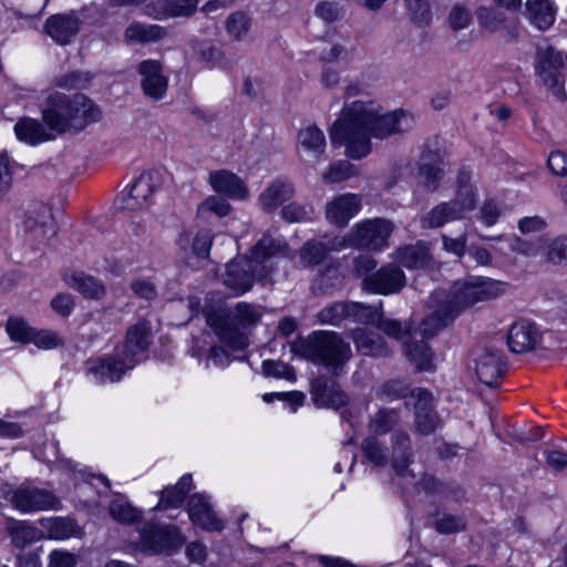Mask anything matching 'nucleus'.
I'll return each instance as SVG.
<instances>
[{"instance_id":"de8ad7c7","label":"nucleus","mask_w":567,"mask_h":567,"mask_svg":"<svg viewBox=\"0 0 567 567\" xmlns=\"http://www.w3.org/2000/svg\"><path fill=\"white\" fill-rule=\"evenodd\" d=\"M349 301L332 302L322 308L317 319L321 324L340 326L344 320H348Z\"/></svg>"},{"instance_id":"412c9836","label":"nucleus","mask_w":567,"mask_h":567,"mask_svg":"<svg viewBox=\"0 0 567 567\" xmlns=\"http://www.w3.org/2000/svg\"><path fill=\"white\" fill-rule=\"evenodd\" d=\"M540 334L537 327L528 320L514 322L507 333V344L512 352H528L537 346Z\"/></svg>"},{"instance_id":"20e7f679","label":"nucleus","mask_w":567,"mask_h":567,"mask_svg":"<svg viewBox=\"0 0 567 567\" xmlns=\"http://www.w3.org/2000/svg\"><path fill=\"white\" fill-rule=\"evenodd\" d=\"M288 246L287 244L265 234L250 249L248 258L233 260L227 264L223 276L224 285L235 295H241L251 289L254 279L265 278L269 271L260 270L257 267L268 259L277 256H284Z\"/></svg>"},{"instance_id":"a18cd8bd","label":"nucleus","mask_w":567,"mask_h":567,"mask_svg":"<svg viewBox=\"0 0 567 567\" xmlns=\"http://www.w3.org/2000/svg\"><path fill=\"white\" fill-rule=\"evenodd\" d=\"M381 311V303L379 306H370L361 302L349 301L348 320L362 324L375 326L378 319H380Z\"/></svg>"},{"instance_id":"5701e85b","label":"nucleus","mask_w":567,"mask_h":567,"mask_svg":"<svg viewBox=\"0 0 567 567\" xmlns=\"http://www.w3.org/2000/svg\"><path fill=\"white\" fill-rule=\"evenodd\" d=\"M188 516L192 523L203 529L221 530L224 525L217 518L205 494H194L188 501Z\"/></svg>"},{"instance_id":"3c124183","label":"nucleus","mask_w":567,"mask_h":567,"mask_svg":"<svg viewBox=\"0 0 567 567\" xmlns=\"http://www.w3.org/2000/svg\"><path fill=\"white\" fill-rule=\"evenodd\" d=\"M328 252L327 246L321 241H307L300 249V260L305 267H313L319 265L326 258Z\"/></svg>"},{"instance_id":"473e14b6","label":"nucleus","mask_w":567,"mask_h":567,"mask_svg":"<svg viewBox=\"0 0 567 567\" xmlns=\"http://www.w3.org/2000/svg\"><path fill=\"white\" fill-rule=\"evenodd\" d=\"M404 354L415 365L416 371H433L434 354L423 340L404 343Z\"/></svg>"},{"instance_id":"e433bc0d","label":"nucleus","mask_w":567,"mask_h":567,"mask_svg":"<svg viewBox=\"0 0 567 567\" xmlns=\"http://www.w3.org/2000/svg\"><path fill=\"white\" fill-rule=\"evenodd\" d=\"M427 155L423 154L422 163L419 168V183L427 190L434 192L439 188L441 179L443 178V168L441 162L426 161Z\"/></svg>"},{"instance_id":"0eeeda50","label":"nucleus","mask_w":567,"mask_h":567,"mask_svg":"<svg viewBox=\"0 0 567 567\" xmlns=\"http://www.w3.org/2000/svg\"><path fill=\"white\" fill-rule=\"evenodd\" d=\"M475 208V196L471 187H460L454 199L435 205L421 218L422 228H440L446 223L461 219Z\"/></svg>"},{"instance_id":"a878e982","label":"nucleus","mask_w":567,"mask_h":567,"mask_svg":"<svg viewBox=\"0 0 567 567\" xmlns=\"http://www.w3.org/2000/svg\"><path fill=\"white\" fill-rule=\"evenodd\" d=\"M14 133L20 142L35 146L53 138L42 122L31 117H21L14 124Z\"/></svg>"},{"instance_id":"69168bd1","label":"nucleus","mask_w":567,"mask_h":567,"mask_svg":"<svg viewBox=\"0 0 567 567\" xmlns=\"http://www.w3.org/2000/svg\"><path fill=\"white\" fill-rule=\"evenodd\" d=\"M444 481L437 480L435 476L424 473L422 477L415 483V489L417 492L423 491L425 494L431 496L440 497L445 489Z\"/></svg>"},{"instance_id":"6e6552de","label":"nucleus","mask_w":567,"mask_h":567,"mask_svg":"<svg viewBox=\"0 0 567 567\" xmlns=\"http://www.w3.org/2000/svg\"><path fill=\"white\" fill-rule=\"evenodd\" d=\"M564 59L553 47L538 49L535 56V73L559 101L566 99L563 74Z\"/></svg>"},{"instance_id":"58836bf2","label":"nucleus","mask_w":567,"mask_h":567,"mask_svg":"<svg viewBox=\"0 0 567 567\" xmlns=\"http://www.w3.org/2000/svg\"><path fill=\"white\" fill-rule=\"evenodd\" d=\"M45 528L49 538L66 539L78 533V525L74 519L69 517H54L40 520Z\"/></svg>"},{"instance_id":"1a4fd4ad","label":"nucleus","mask_w":567,"mask_h":567,"mask_svg":"<svg viewBox=\"0 0 567 567\" xmlns=\"http://www.w3.org/2000/svg\"><path fill=\"white\" fill-rule=\"evenodd\" d=\"M9 501L14 509L23 514L62 508L61 501L53 492L29 483H23L14 488Z\"/></svg>"},{"instance_id":"6ab92c4d","label":"nucleus","mask_w":567,"mask_h":567,"mask_svg":"<svg viewBox=\"0 0 567 567\" xmlns=\"http://www.w3.org/2000/svg\"><path fill=\"white\" fill-rule=\"evenodd\" d=\"M506 364L503 361L502 352L486 348L476 358L475 371L480 381L491 388L499 385V380L505 373Z\"/></svg>"},{"instance_id":"7c9ffc66","label":"nucleus","mask_w":567,"mask_h":567,"mask_svg":"<svg viewBox=\"0 0 567 567\" xmlns=\"http://www.w3.org/2000/svg\"><path fill=\"white\" fill-rule=\"evenodd\" d=\"M6 529L11 537V544L16 548H24L41 538V532L27 520L9 518Z\"/></svg>"},{"instance_id":"4c0bfd02","label":"nucleus","mask_w":567,"mask_h":567,"mask_svg":"<svg viewBox=\"0 0 567 567\" xmlns=\"http://www.w3.org/2000/svg\"><path fill=\"white\" fill-rule=\"evenodd\" d=\"M343 277L339 268L333 265L327 266L313 280L311 289L316 295H327L341 287Z\"/></svg>"},{"instance_id":"c85d7f7f","label":"nucleus","mask_w":567,"mask_h":567,"mask_svg":"<svg viewBox=\"0 0 567 567\" xmlns=\"http://www.w3.org/2000/svg\"><path fill=\"white\" fill-rule=\"evenodd\" d=\"M526 18L539 31L548 30L555 22L556 8L550 0H527Z\"/></svg>"},{"instance_id":"f03ea898","label":"nucleus","mask_w":567,"mask_h":567,"mask_svg":"<svg viewBox=\"0 0 567 567\" xmlns=\"http://www.w3.org/2000/svg\"><path fill=\"white\" fill-rule=\"evenodd\" d=\"M151 344V328L146 321L132 326L121 350L112 355L89 359L85 362L86 372L94 382H117L122 377L140 363L146 355Z\"/></svg>"},{"instance_id":"a19ab883","label":"nucleus","mask_w":567,"mask_h":567,"mask_svg":"<svg viewBox=\"0 0 567 567\" xmlns=\"http://www.w3.org/2000/svg\"><path fill=\"white\" fill-rule=\"evenodd\" d=\"M400 422V410L381 408L369 421V430L375 436L383 435L394 429Z\"/></svg>"},{"instance_id":"09e8293b","label":"nucleus","mask_w":567,"mask_h":567,"mask_svg":"<svg viewBox=\"0 0 567 567\" xmlns=\"http://www.w3.org/2000/svg\"><path fill=\"white\" fill-rule=\"evenodd\" d=\"M225 27L230 38L235 41H241L249 32L251 21L247 13L237 11L227 18Z\"/></svg>"},{"instance_id":"774afa93","label":"nucleus","mask_w":567,"mask_h":567,"mask_svg":"<svg viewBox=\"0 0 567 567\" xmlns=\"http://www.w3.org/2000/svg\"><path fill=\"white\" fill-rule=\"evenodd\" d=\"M31 342L42 349H54L63 343L60 336L50 330H34Z\"/></svg>"},{"instance_id":"39448f33","label":"nucleus","mask_w":567,"mask_h":567,"mask_svg":"<svg viewBox=\"0 0 567 567\" xmlns=\"http://www.w3.org/2000/svg\"><path fill=\"white\" fill-rule=\"evenodd\" d=\"M291 350L337 375L352 358L351 346L336 331L318 330L292 343Z\"/></svg>"},{"instance_id":"338daca9","label":"nucleus","mask_w":567,"mask_h":567,"mask_svg":"<svg viewBox=\"0 0 567 567\" xmlns=\"http://www.w3.org/2000/svg\"><path fill=\"white\" fill-rule=\"evenodd\" d=\"M235 317L241 327L255 324L260 319L258 310L246 302H239L235 309Z\"/></svg>"},{"instance_id":"49530a36","label":"nucleus","mask_w":567,"mask_h":567,"mask_svg":"<svg viewBox=\"0 0 567 567\" xmlns=\"http://www.w3.org/2000/svg\"><path fill=\"white\" fill-rule=\"evenodd\" d=\"M298 141L306 151L313 153L316 157L320 156L326 150V136L315 125L301 130L298 134Z\"/></svg>"},{"instance_id":"423d86ee","label":"nucleus","mask_w":567,"mask_h":567,"mask_svg":"<svg viewBox=\"0 0 567 567\" xmlns=\"http://www.w3.org/2000/svg\"><path fill=\"white\" fill-rule=\"evenodd\" d=\"M505 284L491 278L477 277L471 280L456 281L449 295L440 291L442 301L456 318L460 312L476 302L494 299L505 291Z\"/></svg>"},{"instance_id":"13d9d810","label":"nucleus","mask_w":567,"mask_h":567,"mask_svg":"<svg viewBox=\"0 0 567 567\" xmlns=\"http://www.w3.org/2000/svg\"><path fill=\"white\" fill-rule=\"evenodd\" d=\"M199 0H162V7L169 17H189L197 8Z\"/></svg>"},{"instance_id":"603ef678","label":"nucleus","mask_w":567,"mask_h":567,"mask_svg":"<svg viewBox=\"0 0 567 567\" xmlns=\"http://www.w3.org/2000/svg\"><path fill=\"white\" fill-rule=\"evenodd\" d=\"M377 328L395 340H400L411 331V326L408 321H401L392 318H384L381 311L380 319L375 323Z\"/></svg>"},{"instance_id":"6e6d98bb","label":"nucleus","mask_w":567,"mask_h":567,"mask_svg":"<svg viewBox=\"0 0 567 567\" xmlns=\"http://www.w3.org/2000/svg\"><path fill=\"white\" fill-rule=\"evenodd\" d=\"M6 330L11 340L21 343H30L34 331L21 318H9Z\"/></svg>"},{"instance_id":"aec40b11","label":"nucleus","mask_w":567,"mask_h":567,"mask_svg":"<svg viewBox=\"0 0 567 567\" xmlns=\"http://www.w3.org/2000/svg\"><path fill=\"white\" fill-rule=\"evenodd\" d=\"M144 94L155 101L161 100L167 91V79L163 75L162 64L156 60H145L138 65Z\"/></svg>"},{"instance_id":"864d4df0","label":"nucleus","mask_w":567,"mask_h":567,"mask_svg":"<svg viewBox=\"0 0 567 567\" xmlns=\"http://www.w3.org/2000/svg\"><path fill=\"white\" fill-rule=\"evenodd\" d=\"M476 18L483 28L492 32L499 30L506 21L502 11L488 7L478 8L476 11Z\"/></svg>"},{"instance_id":"b1692460","label":"nucleus","mask_w":567,"mask_h":567,"mask_svg":"<svg viewBox=\"0 0 567 567\" xmlns=\"http://www.w3.org/2000/svg\"><path fill=\"white\" fill-rule=\"evenodd\" d=\"M206 322L220 341L227 343L231 349L243 350L248 346L245 333H243L228 317L212 312L207 315Z\"/></svg>"},{"instance_id":"a211bd4d","label":"nucleus","mask_w":567,"mask_h":567,"mask_svg":"<svg viewBox=\"0 0 567 567\" xmlns=\"http://www.w3.org/2000/svg\"><path fill=\"white\" fill-rule=\"evenodd\" d=\"M361 196L347 193L334 197L326 205L328 221L339 228H344L361 209Z\"/></svg>"},{"instance_id":"c756f323","label":"nucleus","mask_w":567,"mask_h":567,"mask_svg":"<svg viewBox=\"0 0 567 567\" xmlns=\"http://www.w3.org/2000/svg\"><path fill=\"white\" fill-rule=\"evenodd\" d=\"M293 193L295 188L291 183L284 179H276L260 194V206L265 212L271 213L284 202L290 199Z\"/></svg>"},{"instance_id":"5fc2aeb1","label":"nucleus","mask_w":567,"mask_h":567,"mask_svg":"<svg viewBox=\"0 0 567 567\" xmlns=\"http://www.w3.org/2000/svg\"><path fill=\"white\" fill-rule=\"evenodd\" d=\"M357 174L355 166L348 161H338L332 163L322 175V179L327 184L340 183Z\"/></svg>"},{"instance_id":"f3484780","label":"nucleus","mask_w":567,"mask_h":567,"mask_svg":"<svg viewBox=\"0 0 567 567\" xmlns=\"http://www.w3.org/2000/svg\"><path fill=\"white\" fill-rule=\"evenodd\" d=\"M81 20L74 12L50 16L44 24V32L59 45L72 43L81 29Z\"/></svg>"},{"instance_id":"f704fd0d","label":"nucleus","mask_w":567,"mask_h":567,"mask_svg":"<svg viewBox=\"0 0 567 567\" xmlns=\"http://www.w3.org/2000/svg\"><path fill=\"white\" fill-rule=\"evenodd\" d=\"M65 284L81 292L85 298H100L104 295L105 289L99 279L85 275L83 272H74L63 277Z\"/></svg>"},{"instance_id":"ea45409f","label":"nucleus","mask_w":567,"mask_h":567,"mask_svg":"<svg viewBox=\"0 0 567 567\" xmlns=\"http://www.w3.org/2000/svg\"><path fill=\"white\" fill-rule=\"evenodd\" d=\"M483 240H505L507 243L508 248L512 251L528 256V257H535L539 254L543 255V239L544 237H539L536 240L529 241V240H523L519 237L512 236V237H504L502 235L496 237H485L481 236Z\"/></svg>"},{"instance_id":"2eb2a0df","label":"nucleus","mask_w":567,"mask_h":567,"mask_svg":"<svg viewBox=\"0 0 567 567\" xmlns=\"http://www.w3.org/2000/svg\"><path fill=\"white\" fill-rule=\"evenodd\" d=\"M416 399L414 404V427L421 435H430L440 426V416L433 408V396L430 391L416 388L411 392Z\"/></svg>"},{"instance_id":"052dcab7","label":"nucleus","mask_w":567,"mask_h":567,"mask_svg":"<svg viewBox=\"0 0 567 567\" xmlns=\"http://www.w3.org/2000/svg\"><path fill=\"white\" fill-rule=\"evenodd\" d=\"M194 51L197 58L205 63L216 64L224 58L223 50L210 41L196 42Z\"/></svg>"},{"instance_id":"4be33fe9","label":"nucleus","mask_w":567,"mask_h":567,"mask_svg":"<svg viewBox=\"0 0 567 567\" xmlns=\"http://www.w3.org/2000/svg\"><path fill=\"white\" fill-rule=\"evenodd\" d=\"M212 188L231 199L243 200L249 196V190L244 181L227 169L213 171L208 175Z\"/></svg>"},{"instance_id":"8fccbe9b","label":"nucleus","mask_w":567,"mask_h":567,"mask_svg":"<svg viewBox=\"0 0 567 567\" xmlns=\"http://www.w3.org/2000/svg\"><path fill=\"white\" fill-rule=\"evenodd\" d=\"M412 391L406 381L392 379L379 386L377 396L386 401H395L405 398L409 393L411 394Z\"/></svg>"},{"instance_id":"bf43d9fd","label":"nucleus","mask_w":567,"mask_h":567,"mask_svg":"<svg viewBox=\"0 0 567 567\" xmlns=\"http://www.w3.org/2000/svg\"><path fill=\"white\" fill-rule=\"evenodd\" d=\"M411 19L419 25H427L432 20L430 4L426 0H404Z\"/></svg>"},{"instance_id":"c9c22d12","label":"nucleus","mask_w":567,"mask_h":567,"mask_svg":"<svg viewBox=\"0 0 567 567\" xmlns=\"http://www.w3.org/2000/svg\"><path fill=\"white\" fill-rule=\"evenodd\" d=\"M109 513L111 517L121 524H134L141 519V511L131 505L124 495L116 494L110 502Z\"/></svg>"},{"instance_id":"cd10ccee","label":"nucleus","mask_w":567,"mask_h":567,"mask_svg":"<svg viewBox=\"0 0 567 567\" xmlns=\"http://www.w3.org/2000/svg\"><path fill=\"white\" fill-rule=\"evenodd\" d=\"M431 301L436 305V309L431 315L426 316L420 326L421 334L426 338L434 336L439 330L455 319L445 302L442 301L440 293L435 292L432 295Z\"/></svg>"},{"instance_id":"9d476101","label":"nucleus","mask_w":567,"mask_h":567,"mask_svg":"<svg viewBox=\"0 0 567 567\" xmlns=\"http://www.w3.org/2000/svg\"><path fill=\"white\" fill-rule=\"evenodd\" d=\"M393 230L391 221L383 218L367 219L358 223L348 234L349 246L369 250H379L386 246Z\"/></svg>"},{"instance_id":"4468645a","label":"nucleus","mask_w":567,"mask_h":567,"mask_svg":"<svg viewBox=\"0 0 567 567\" xmlns=\"http://www.w3.org/2000/svg\"><path fill=\"white\" fill-rule=\"evenodd\" d=\"M413 463L411 437L406 431L395 430L391 434V467L403 480L414 481L415 474L410 468Z\"/></svg>"},{"instance_id":"c03bdc74","label":"nucleus","mask_w":567,"mask_h":567,"mask_svg":"<svg viewBox=\"0 0 567 567\" xmlns=\"http://www.w3.org/2000/svg\"><path fill=\"white\" fill-rule=\"evenodd\" d=\"M164 29L155 24L131 23L125 30V39L130 42H150L163 37Z\"/></svg>"},{"instance_id":"dca6fc26","label":"nucleus","mask_w":567,"mask_h":567,"mask_svg":"<svg viewBox=\"0 0 567 567\" xmlns=\"http://www.w3.org/2000/svg\"><path fill=\"white\" fill-rule=\"evenodd\" d=\"M310 393L318 408L338 410L348 403V395L340 384L328 377L320 375L311 381Z\"/></svg>"},{"instance_id":"e2e57ef3","label":"nucleus","mask_w":567,"mask_h":567,"mask_svg":"<svg viewBox=\"0 0 567 567\" xmlns=\"http://www.w3.org/2000/svg\"><path fill=\"white\" fill-rule=\"evenodd\" d=\"M465 528V519L460 515L444 514L435 520V529L440 534H452Z\"/></svg>"},{"instance_id":"4d7b16f0","label":"nucleus","mask_w":567,"mask_h":567,"mask_svg":"<svg viewBox=\"0 0 567 567\" xmlns=\"http://www.w3.org/2000/svg\"><path fill=\"white\" fill-rule=\"evenodd\" d=\"M313 215V208L308 204L290 203L282 207L281 216L288 223H302L310 220Z\"/></svg>"},{"instance_id":"f257e3e1","label":"nucleus","mask_w":567,"mask_h":567,"mask_svg":"<svg viewBox=\"0 0 567 567\" xmlns=\"http://www.w3.org/2000/svg\"><path fill=\"white\" fill-rule=\"evenodd\" d=\"M414 118L403 110L381 113L373 102L353 101L343 106L330 128L332 145H343L346 155L361 159L372 151L371 138L384 140L410 131Z\"/></svg>"},{"instance_id":"72a5a7b5","label":"nucleus","mask_w":567,"mask_h":567,"mask_svg":"<svg viewBox=\"0 0 567 567\" xmlns=\"http://www.w3.org/2000/svg\"><path fill=\"white\" fill-rule=\"evenodd\" d=\"M430 259L429 247L423 241L405 246L396 251V260L402 266L411 269H419L427 266Z\"/></svg>"},{"instance_id":"ddd939ff","label":"nucleus","mask_w":567,"mask_h":567,"mask_svg":"<svg viewBox=\"0 0 567 567\" xmlns=\"http://www.w3.org/2000/svg\"><path fill=\"white\" fill-rule=\"evenodd\" d=\"M161 187V175L156 171L142 173L132 184L128 193L118 198L120 208L136 210L142 208Z\"/></svg>"},{"instance_id":"0e129e2a","label":"nucleus","mask_w":567,"mask_h":567,"mask_svg":"<svg viewBox=\"0 0 567 567\" xmlns=\"http://www.w3.org/2000/svg\"><path fill=\"white\" fill-rule=\"evenodd\" d=\"M231 206L229 203L218 196L207 197L198 207L200 214L207 212L216 214L218 217H225L230 213Z\"/></svg>"},{"instance_id":"79ce46f5","label":"nucleus","mask_w":567,"mask_h":567,"mask_svg":"<svg viewBox=\"0 0 567 567\" xmlns=\"http://www.w3.org/2000/svg\"><path fill=\"white\" fill-rule=\"evenodd\" d=\"M543 258L546 262L561 265L567 262V236L544 237Z\"/></svg>"},{"instance_id":"680f3d73","label":"nucleus","mask_w":567,"mask_h":567,"mask_svg":"<svg viewBox=\"0 0 567 567\" xmlns=\"http://www.w3.org/2000/svg\"><path fill=\"white\" fill-rule=\"evenodd\" d=\"M90 81L87 73L72 71L55 79L56 86L65 90L83 89Z\"/></svg>"},{"instance_id":"7ed1b4c3","label":"nucleus","mask_w":567,"mask_h":567,"mask_svg":"<svg viewBox=\"0 0 567 567\" xmlns=\"http://www.w3.org/2000/svg\"><path fill=\"white\" fill-rule=\"evenodd\" d=\"M100 107L87 96L63 93L50 94L47 107L42 111V120L51 131L65 133L80 132L90 123L101 118Z\"/></svg>"},{"instance_id":"9b49d317","label":"nucleus","mask_w":567,"mask_h":567,"mask_svg":"<svg viewBox=\"0 0 567 567\" xmlns=\"http://www.w3.org/2000/svg\"><path fill=\"white\" fill-rule=\"evenodd\" d=\"M185 542V538L175 526H157L146 524L140 530V546L142 550L154 554L172 555Z\"/></svg>"},{"instance_id":"f8f14e48","label":"nucleus","mask_w":567,"mask_h":567,"mask_svg":"<svg viewBox=\"0 0 567 567\" xmlns=\"http://www.w3.org/2000/svg\"><path fill=\"white\" fill-rule=\"evenodd\" d=\"M404 285V272L395 264H386L362 280L363 290L378 295L396 293Z\"/></svg>"},{"instance_id":"2f4dec72","label":"nucleus","mask_w":567,"mask_h":567,"mask_svg":"<svg viewBox=\"0 0 567 567\" xmlns=\"http://www.w3.org/2000/svg\"><path fill=\"white\" fill-rule=\"evenodd\" d=\"M193 478L190 474L183 475L179 481L171 487L161 492V498L156 506L157 509H167L179 507L187 493L190 491Z\"/></svg>"},{"instance_id":"37998d69","label":"nucleus","mask_w":567,"mask_h":567,"mask_svg":"<svg viewBox=\"0 0 567 567\" xmlns=\"http://www.w3.org/2000/svg\"><path fill=\"white\" fill-rule=\"evenodd\" d=\"M361 450L370 463L374 466L383 467L389 462L388 449L375 435H369L361 444Z\"/></svg>"},{"instance_id":"393cba45","label":"nucleus","mask_w":567,"mask_h":567,"mask_svg":"<svg viewBox=\"0 0 567 567\" xmlns=\"http://www.w3.org/2000/svg\"><path fill=\"white\" fill-rule=\"evenodd\" d=\"M350 338L352 339L358 352L362 355L386 357L390 353L384 339L364 328H355L351 330Z\"/></svg>"},{"instance_id":"bb28decb","label":"nucleus","mask_w":567,"mask_h":567,"mask_svg":"<svg viewBox=\"0 0 567 567\" xmlns=\"http://www.w3.org/2000/svg\"><path fill=\"white\" fill-rule=\"evenodd\" d=\"M51 210L45 205H40L35 212H30L24 219V229L33 234L38 240L49 239L56 234L55 226L51 221Z\"/></svg>"}]
</instances>
